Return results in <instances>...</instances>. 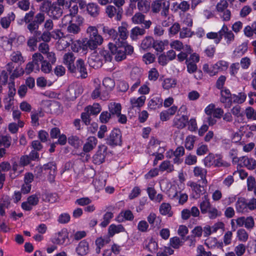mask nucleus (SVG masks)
I'll use <instances>...</instances> for the list:
<instances>
[{
  "label": "nucleus",
  "mask_w": 256,
  "mask_h": 256,
  "mask_svg": "<svg viewBox=\"0 0 256 256\" xmlns=\"http://www.w3.org/2000/svg\"><path fill=\"white\" fill-rule=\"evenodd\" d=\"M102 30L104 34L108 35L110 38H112L116 43H117L116 38L118 37V32L113 28H110L108 26L102 25Z\"/></svg>",
  "instance_id": "nucleus-27"
},
{
  "label": "nucleus",
  "mask_w": 256,
  "mask_h": 256,
  "mask_svg": "<svg viewBox=\"0 0 256 256\" xmlns=\"http://www.w3.org/2000/svg\"><path fill=\"white\" fill-rule=\"evenodd\" d=\"M97 139L94 136H90L86 139V143L83 146V150L85 152H88L92 150L97 144Z\"/></svg>",
  "instance_id": "nucleus-19"
},
{
  "label": "nucleus",
  "mask_w": 256,
  "mask_h": 256,
  "mask_svg": "<svg viewBox=\"0 0 256 256\" xmlns=\"http://www.w3.org/2000/svg\"><path fill=\"white\" fill-rule=\"evenodd\" d=\"M164 151L165 149L164 148L159 146L158 152L152 154H150V155L154 156H155L153 162V165L154 166L158 164L159 160H162L164 158V156L163 154Z\"/></svg>",
  "instance_id": "nucleus-43"
},
{
  "label": "nucleus",
  "mask_w": 256,
  "mask_h": 256,
  "mask_svg": "<svg viewBox=\"0 0 256 256\" xmlns=\"http://www.w3.org/2000/svg\"><path fill=\"white\" fill-rule=\"evenodd\" d=\"M89 251L88 243L85 240L81 241L76 248V252L78 255L85 256Z\"/></svg>",
  "instance_id": "nucleus-25"
},
{
  "label": "nucleus",
  "mask_w": 256,
  "mask_h": 256,
  "mask_svg": "<svg viewBox=\"0 0 256 256\" xmlns=\"http://www.w3.org/2000/svg\"><path fill=\"white\" fill-rule=\"evenodd\" d=\"M44 170H49L50 178L49 180L50 182H52L54 180V175L56 170V167L55 164L53 162H49L44 166Z\"/></svg>",
  "instance_id": "nucleus-35"
},
{
  "label": "nucleus",
  "mask_w": 256,
  "mask_h": 256,
  "mask_svg": "<svg viewBox=\"0 0 256 256\" xmlns=\"http://www.w3.org/2000/svg\"><path fill=\"white\" fill-rule=\"evenodd\" d=\"M228 64L226 61L220 60L215 64L209 66L208 64H204L203 66V70L210 76L216 74L218 72L225 70L227 69Z\"/></svg>",
  "instance_id": "nucleus-5"
},
{
  "label": "nucleus",
  "mask_w": 256,
  "mask_h": 256,
  "mask_svg": "<svg viewBox=\"0 0 256 256\" xmlns=\"http://www.w3.org/2000/svg\"><path fill=\"white\" fill-rule=\"evenodd\" d=\"M237 237L240 241L246 242L248 238V232L244 229H240L236 232Z\"/></svg>",
  "instance_id": "nucleus-64"
},
{
  "label": "nucleus",
  "mask_w": 256,
  "mask_h": 256,
  "mask_svg": "<svg viewBox=\"0 0 256 256\" xmlns=\"http://www.w3.org/2000/svg\"><path fill=\"white\" fill-rule=\"evenodd\" d=\"M146 247L150 252L156 251L158 248V242L152 237H148L144 242Z\"/></svg>",
  "instance_id": "nucleus-24"
},
{
  "label": "nucleus",
  "mask_w": 256,
  "mask_h": 256,
  "mask_svg": "<svg viewBox=\"0 0 256 256\" xmlns=\"http://www.w3.org/2000/svg\"><path fill=\"white\" fill-rule=\"evenodd\" d=\"M247 207L246 200L244 198H238L236 204V208L237 212L240 213L247 212Z\"/></svg>",
  "instance_id": "nucleus-26"
},
{
  "label": "nucleus",
  "mask_w": 256,
  "mask_h": 256,
  "mask_svg": "<svg viewBox=\"0 0 256 256\" xmlns=\"http://www.w3.org/2000/svg\"><path fill=\"white\" fill-rule=\"evenodd\" d=\"M232 95L228 90H225L222 92L221 102L224 104L225 108H229L230 107V98Z\"/></svg>",
  "instance_id": "nucleus-28"
},
{
  "label": "nucleus",
  "mask_w": 256,
  "mask_h": 256,
  "mask_svg": "<svg viewBox=\"0 0 256 256\" xmlns=\"http://www.w3.org/2000/svg\"><path fill=\"white\" fill-rule=\"evenodd\" d=\"M69 144L75 148H79L82 144V141L76 136H71L68 138Z\"/></svg>",
  "instance_id": "nucleus-57"
},
{
  "label": "nucleus",
  "mask_w": 256,
  "mask_h": 256,
  "mask_svg": "<svg viewBox=\"0 0 256 256\" xmlns=\"http://www.w3.org/2000/svg\"><path fill=\"white\" fill-rule=\"evenodd\" d=\"M184 52H182L178 55V60L180 62H182L185 60H186L188 54L192 52L190 46L188 45L184 46Z\"/></svg>",
  "instance_id": "nucleus-52"
},
{
  "label": "nucleus",
  "mask_w": 256,
  "mask_h": 256,
  "mask_svg": "<svg viewBox=\"0 0 256 256\" xmlns=\"http://www.w3.org/2000/svg\"><path fill=\"white\" fill-rule=\"evenodd\" d=\"M238 165L242 167H246L248 169L252 170L256 168V160L253 158L243 156L238 158Z\"/></svg>",
  "instance_id": "nucleus-12"
},
{
  "label": "nucleus",
  "mask_w": 256,
  "mask_h": 256,
  "mask_svg": "<svg viewBox=\"0 0 256 256\" xmlns=\"http://www.w3.org/2000/svg\"><path fill=\"white\" fill-rule=\"evenodd\" d=\"M200 207L202 214L207 213L210 208V204L208 194H205L202 198V202L200 204Z\"/></svg>",
  "instance_id": "nucleus-36"
},
{
  "label": "nucleus",
  "mask_w": 256,
  "mask_h": 256,
  "mask_svg": "<svg viewBox=\"0 0 256 256\" xmlns=\"http://www.w3.org/2000/svg\"><path fill=\"white\" fill-rule=\"evenodd\" d=\"M204 113L208 116L206 122L208 124H203L198 130V134L202 136L208 130V126H213L217 120L216 118H220L224 113L223 110L220 108H216L214 104H210L207 106L204 110Z\"/></svg>",
  "instance_id": "nucleus-1"
},
{
  "label": "nucleus",
  "mask_w": 256,
  "mask_h": 256,
  "mask_svg": "<svg viewBox=\"0 0 256 256\" xmlns=\"http://www.w3.org/2000/svg\"><path fill=\"white\" fill-rule=\"evenodd\" d=\"M58 3H54L50 8L48 11V14L50 16L52 17L54 19H58L62 14V10L60 8Z\"/></svg>",
  "instance_id": "nucleus-17"
},
{
  "label": "nucleus",
  "mask_w": 256,
  "mask_h": 256,
  "mask_svg": "<svg viewBox=\"0 0 256 256\" xmlns=\"http://www.w3.org/2000/svg\"><path fill=\"white\" fill-rule=\"evenodd\" d=\"M103 85L107 90H112L115 86V82L113 79L110 78H106L103 80Z\"/></svg>",
  "instance_id": "nucleus-63"
},
{
  "label": "nucleus",
  "mask_w": 256,
  "mask_h": 256,
  "mask_svg": "<svg viewBox=\"0 0 256 256\" xmlns=\"http://www.w3.org/2000/svg\"><path fill=\"white\" fill-rule=\"evenodd\" d=\"M24 73V70L20 66H16L10 75V80H14L15 78L22 76Z\"/></svg>",
  "instance_id": "nucleus-54"
},
{
  "label": "nucleus",
  "mask_w": 256,
  "mask_h": 256,
  "mask_svg": "<svg viewBox=\"0 0 256 256\" xmlns=\"http://www.w3.org/2000/svg\"><path fill=\"white\" fill-rule=\"evenodd\" d=\"M12 138L10 136H0V146H4L6 148H9L11 144Z\"/></svg>",
  "instance_id": "nucleus-56"
},
{
  "label": "nucleus",
  "mask_w": 256,
  "mask_h": 256,
  "mask_svg": "<svg viewBox=\"0 0 256 256\" xmlns=\"http://www.w3.org/2000/svg\"><path fill=\"white\" fill-rule=\"evenodd\" d=\"M228 6L226 0H221L216 5V10L220 18L224 22H228L231 18V12L228 9Z\"/></svg>",
  "instance_id": "nucleus-6"
},
{
  "label": "nucleus",
  "mask_w": 256,
  "mask_h": 256,
  "mask_svg": "<svg viewBox=\"0 0 256 256\" xmlns=\"http://www.w3.org/2000/svg\"><path fill=\"white\" fill-rule=\"evenodd\" d=\"M154 38L150 36L145 37L142 40L140 44V48L144 50H147L152 47Z\"/></svg>",
  "instance_id": "nucleus-44"
},
{
  "label": "nucleus",
  "mask_w": 256,
  "mask_h": 256,
  "mask_svg": "<svg viewBox=\"0 0 256 256\" xmlns=\"http://www.w3.org/2000/svg\"><path fill=\"white\" fill-rule=\"evenodd\" d=\"M203 163L207 168L212 166L226 168L230 166V163L222 160L220 154L212 153H210L203 159Z\"/></svg>",
  "instance_id": "nucleus-4"
},
{
  "label": "nucleus",
  "mask_w": 256,
  "mask_h": 256,
  "mask_svg": "<svg viewBox=\"0 0 256 256\" xmlns=\"http://www.w3.org/2000/svg\"><path fill=\"white\" fill-rule=\"evenodd\" d=\"M176 80L174 78H166L162 82V86L165 90H169L176 87Z\"/></svg>",
  "instance_id": "nucleus-39"
},
{
  "label": "nucleus",
  "mask_w": 256,
  "mask_h": 256,
  "mask_svg": "<svg viewBox=\"0 0 256 256\" xmlns=\"http://www.w3.org/2000/svg\"><path fill=\"white\" fill-rule=\"evenodd\" d=\"M125 230L124 227L122 224H112L108 229V234L110 236L112 237L115 234L123 232Z\"/></svg>",
  "instance_id": "nucleus-31"
},
{
  "label": "nucleus",
  "mask_w": 256,
  "mask_h": 256,
  "mask_svg": "<svg viewBox=\"0 0 256 256\" xmlns=\"http://www.w3.org/2000/svg\"><path fill=\"white\" fill-rule=\"evenodd\" d=\"M16 18L15 14L13 12H9L6 16L0 18V25L4 29H8L12 22Z\"/></svg>",
  "instance_id": "nucleus-18"
},
{
  "label": "nucleus",
  "mask_w": 256,
  "mask_h": 256,
  "mask_svg": "<svg viewBox=\"0 0 256 256\" xmlns=\"http://www.w3.org/2000/svg\"><path fill=\"white\" fill-rule=\"evenodd\" d=\"M219 33L221 36V40L224 37L227 44H230L234 40L235 36L233 32L229 30L228 26L225 24L222 25L219 30Z\"/></svg>",
  "instance_id": "nucleus-10"
},
{
  "label": "nucleus",
  "mask_w": 256,
  "mask_h": 256,
  "mask_svg": "<svg viewBox=\"0 0 256 256\" xmlns=\"http://www.w3.org/2000/svg\"><path fill=\"white\" fill-rule=\"evenodd\" d=\"M86 44V42L84 40H82V42L80 40H75L72 42L71 48L74 52H78L80 49H82L83 51L86 52L88 50L84 49V46Z\"/></svg>",
  "instance_id": "nucleus-38"
},
{
  "label": "nucleus",
  "mask_w": 256,
  "mask_h": 256,
  "mask_svg": "<svg viewBox=\"0 0 256 256\" xmlns=\"http://www.w3.org/2000/svg\"><path fill=\"white\" fill-rule=\"evenodd\" d=\"M163 100L160 96L154 97L150 100L148 107L151 110H156L162 106Z\"/></svg>",
  "instance_id": "nucleus-23"
},
{
  "label": "nucleus",
  "mask_w": 256,
  "mask_h": 256,
  "mask_svg": "<svg viewBox=\"0 0 256 256\" xmlns=\"http://www.w3.org/2000/svg\"><path fill=\"white\" fill-rule=\"evenodd\" d=\"M108 109L112 114L117 115L121 112V105L119 103L112 102L108 104Z\"/></svg>",
  "instance_id": "nucleus-50"
},
{
  "label": "nucleus",
  "mask_w": 256,
  "mask_h": 256,
  "mask_svg": "<svg viewBox=\"0 0 256 256\" xmlns=\"http://www.w3.org/2000/svg\"><path fill=\"white\" fill-rule=\"evenodd\" d=\"M107 142L110 146L120 145L122 142V134L118 129L113 130L107 139Z\"/></svg>",
  "instance_id": "nucleus-11"
},
{
  "label": "nucleus",
  "mask_w": 256,
  "mask_h": 256,
  "mask_svg": "<svg viewBox=\"0 0 256 256\" xmlns=\"http://www.w3.org/2000/svg\"><path fill=\"white\" fill-rule=\"evenodd\" d=\"M145 16L140 12H136L132 17V20L134 24H143L146 28H148L152 24L150 20H144Z\"/></svg>",
  "instance_id": "nucleus-15"
},
{
  "label": "nucleus",
  "mask_w": 256,
  "mask_h": 256,
  "mask_svg": "<svg viewBox=\"0 0 256 256\" xmlns=\"http://www.w3.org/2000/svg\"><path fill=\"white\" fill-rule=\"evenodd\" d=\"M245 114L248 119L256 120V110L252 107L248 106L246 108Z\"/></svg>",
  "instance_id": "nucleus-59"
},
{
  "label": "nucleus",
  "mask_w": 256,
  "mask_h": 256,
  "mask_svg": "<svg viewBox=\"0 0 256 256\" xmlns=\"http://www.w3.org/2000/svg\"><path fill=\"white\" fill-rule=\"evenodd\" d=\"M52 242L56 244L63 245L68 242V232L66 228L56 233L52 239Z\"/></svg>",
  "instance_id": "nucleus-9"
},
{
  "label": "nucleus",
  "mask_w": 256,
  "mask_h": 256,
  "mask_svg": "<svg viewBox=\"0 0 256 256\" xmlns=\"http://www.w3.org/2000/svg\"><path fill=\"white\" fill-rule=\"evenodd\" d=\"M96 86H95V88L92 94V98H100V100H105L108 98V93L105 92L104 94H100V81L98 79H95L94 80Z\"/></svg>",
  "instance_id": "nucleus-16"
},
{
  "label": "nucleus",
  "mask_w": 256,
  "mask_h": 256,
  "mask_svg": "<svg viewBox=\"0 0 256 256\" xmlns=\"http://www.w3.org/2000/svg\"><path fill=\"white\" fill-rule=\"evenodd\" d=\"M208 152V148L207 144L200 142L198 145L196 150V154L198 156H204Z\"/></svg>",
  "instance_id": "nucleus-53"
},
{
  "label": "nucleus",
  "mask_w": 256,
  "mask_h": 256,
  "mask_svg": "<svg viewBox=\"0 0 256 256\" xmlns=\"http://www.w3.org/2000/svg\"><path fill=\"white\" fill-rule=\"evenodd\" d=\"M128 24L126 22H122L121 26L118 27V37L116 38V44H123V42L128 37Z\"/></svg>",
  "instance_id": "nucleus-14"
},
{
  "label": "nucleus",
  "mask_w": 256,
  "mask_h": 256,
  "mask_svg": "<svg viewBox=\"0 0 256 256\" xmlns=\"http://www.w3.org/2000/svg\"><path fill=\"white\" fill-rule=\"evenodd\" d=\"M193 172L195 176L200 178L202 180L206 179L207 174L206 169L196 166L194 168Z\"/></svg>",
  "instance_id": "nucleus-47"
},
{
  "label": "nucleus",
  "mask_w": 256,
  "mask_h": 256,
  "mask_svg": "<svg viewBox=\"0 0 256 256\" xmlns=\"http://www.w3.org/2000/svg\"><path fill=\"white\" fill-rule=\"evenodd\" d=\"M188 118L185 116H176L174 119V125L178 128H184L188 122Z\"/></svg>",
  "instance_id": "nucleus-29"
},
{
  "label": "nucleus",
  "mask_w": 256,
  "mask_h": 256,
  "mask_svg": "<svg viewBox=\"0 0 256 256\" xmlns=\"http://www.w3.org/2000/svg\"><path fill=\"white\" fill-rule=\"evenodd\" d=\"M206 38L210 40H214V42L216 44H218L221 41V36L219 31L216 32H210L206 34Z\"/></svg>",
  "instance_id": "nucleus-61"
},
{
  "label": "nucleus",
  "mask_w": 256,
  "mask_h": 256,
  "mask_svg": "<svg viewBox=\"0 0 256 256\" xmlns=\"http://www.w3.org/2000/svg\"><path fill=\"white\" fill-rule=\"evenodd\" d=\"M86 33L88 37L85 39L86 44L84 46V49L94 50L104 42V38L98 34V28L95 26H90L86 30Z\"/></svg>",
  "instance_id": "nucleus-2"
},
{
  "label": "nucleus",
  "mask_w": 256,
  "mask_h": 256,
  "mask_svg": "<svg viewBox=\"0 0 256 256\" xmlns=\"http://www.w3.org/2000/svg\"><path fill=\"white\" fill-rule=\"evenodd\" d=\"M189 186L192 188L195 194L194 196V198H198L201 195L204 194L206 192L204 188L196 182H190Z\"/></svg>",
  "instance_id": "nucleus-22"
},
{
  "label": "nucleus",
  "mask_w": 256,
  "mask_h": 256,
  "mask_svg": "<svg viewBox=\"0 0 256 256\" xmlns=\"http://www.w3.org/2000/svg\"><path fill=\"white\" fill-rule=\"evenodd\" d=\"M74 54L70 52L65 54L63 57V63L67 66L68 70L72 73L76 72V68L74 65Z\"/></svg>",
  "instance_id": "nucleus-13"
},
{
  "label": "nucleus",
  "mask_w": 256,
  "mask_h": 256,
  "mask_svg": "<svg viewBox=\"0 0 256 256\" xmlns=\"http://www.w3.org/2000/svg\"><path fill=\"white\" fill-rule=\"evenodd\" d=\"M246 94L244 92H240L238 94H233L231 96V105L232 103L240 104L246 100Z\"/></svg>",
  "instance_id": "nucleus-37"
},
{
  "label": "nucleus",
  "mask_w": 256,
  "mask_h": 256,
  "mask_svg": "<svg viewBox=\"0 0 256 256\" xmlns=\"http://www.w3.org/2000/svg\"><path fill=\"white\" fill-rule=\"evenodd\" d=\"M14 39L12 38L3 36H0V45L7 49H10Z\"/></svg>",
  "instance_id": "nucleus-46"
},
{
  "label": "nucleus",
  "mask_w": 256,
  "mask_h": 256,
  "mask_svg": "<svg viewBox=\"0 0 256 256\" xmlns=\"http://www.w3.org/2000/svg\"><path fill=\"white\" fill-rule=\"evenodd\" d=\"M112 56L106 50H100L93 52L88 58V62L90 66L94 68H100L104 62L111 61Z\"/></svg>",
  "instance_id": "nucleus-3"
},
{
  "label": "nucleus",
  "mask_w": 256,
  "mask_h": 256,
  "mask_svg": "<svg viewBox=\"0 0 256 256\" xmlns=\"http://www.w3.org/2000/svg\"><path fill=\"white\" fill-rule=\"evenodd\" d=\"M114 44L110 42L108 44V48L112 54L114 56V58L116 61L120 62L124 60L126 57V52L124 51V47H122V42L121 44Z\"/></svg>",
  "instance_id": "nucleus-7"
},
{
  "label": "nucleus",
  "mask_w": 256,
  "mask_h": 256,
  "mask_svg": "<svg viewBox=\"0 0 256 256\" xmlns=\"http://www.w3.org/2000/svg\"><path fill=\"white\" fill-rule=\"evenodd\" d=\"M168 40H154L152 48L157 52H162L164 50V46L168 44Z\"/></svg>",
  "instance_id": "nucleus-48"
},
{
  "label": "nucleus",
  "mask_w": 256,
  "mask_h": 256,
  "mask_svg": "<svg viewBox=\"0 0 256 256\" xmlns=\"http://www.w3.org/2000/svg\"><path fill=\"white\" fill-rule=\"evenodd\" d=\"M44 56L38 52H36L32 56V62L36 66V72L40 71V64H42L44 61Z\"/></svg>",
  "instance_id": "nucleus-33"
},
{
  "label": "nucleus",
  "mask_w": 256,
  "mask_h": 256,
  "mask_svg": "<svg viewBox=\"0 0 256 256\" xmlns=\"http://www.w3.org/2000/svg\"><path fill=\"white\" fill-rule=\"evenodd\" d=\"M106 150V148L104 146L99 147V150L93 156V161L94 164H99L104 162L105 158L104 152Z\"/></svg>",
  "instance_id": "nucleus-20"
},
{
  "label": "nucleus",
  "mask_w": 256,
  "mask_h": 256,
  "mask_svg": "<svg viewBox=\"0 0 256 256\" xmlns=\"http://www.w3.org/2000/svg\"><path fill=\"white\" fill-rule=\"evenodd\" d=\"M160 212L162 215L172 216V212L170 205L168 203H162L160 207Z\"/></svg>",
  "instance_id": "nucleus-51"
},
{
  "label": "nucleus",
  "mask_w": 256,
  "mask_h": 256,
  "mask_svg": "<svg viewBox=\"0 0 256 256\" xmlns=\"http://www.w3.org/2000/svg\"><path fill=\"white\" fill-rule=\"evenodd\" d=\"M86 10L88 14L92 17H96L99 14L98 6L94 3L88 4L86 6Z\"/></svg>",
  "instance_id": "nucleus-41"
},
{
  "label": "nucleus",
  "mask_w": 256,
  "mask_h": 256,
  "mask_svg": "<svg viewBox=\"0 0 256 256\" xmlns=\"http://www.w3.org/2000/svg\"><path fill=\"white\" fill-rule=\"evenodd\" d=\"M76 72H79L82 78H86L88 76L86 66L82 59H78L76 62Z\"/></svg>",
  "instance_id": "nucleus-21"
},
{
  "label": "nucleus",
  "mask_w": 256,
  "mask_h": 256,
  "mask_svg": "<svg viewBox=\"0 0 256 256\" xmlns=\"http://www.w3.org/2000/svg\"><path fill=\"white\" fill-rule=\"evenodd\" d=\"M146 97L144 96L138 98L133 97L130 98V102L132 108H140L145 102Z\"/></svg>",
  "instance_id": "nucleus-34"
},
{
  "label": "nucleus",
  "mask_w": 256,
  "mask_h": 256,
  "mask_svg": "<svg viewBox=\"0 0 256 256\" xmlns=\"http://www.w3.org/2000/svg\"><path fill=\"white\" fill-rule=\"evenodd\" d=\"M24 170V166L20 164L14 162L12 166V171L14 172V175L12 172L10 173V176L12 178H14L16 176L20 174Z\"/></svg>",
  "instance_id": "nucleus-55"
},
{
  "label": "nucleus",
  "mask_w": 256,
  "mask_h": 256,
  "mask_svg": "<svg viewBox=\"0 0 256 256\" xmlns=\"http://www.w3.org/2000/svg\"><path fill=\"white\" fill-rule=\"evenodd\" d=\"M10 59L12 62L19 63L20 64L24 63L25 61L22 53L20 51L12 52L10 55Z\"/></svg>",
  "instance_id": "nucleus-42"
},
{
  "label": "nucleus",
  "mask_w": 256,
  "mask_h": 256,
  "mask_svg": "<svg viewBox=\"0 0 256 256\" xmlns=\"http://www.w3.org/2000/svg\"><path fill=\"white\" fill-rule=\"evenodd\" d=\"M174 170L173 165L168 160H164L159 166V170L162 172L166 171L170 172L173 171Z\"/></svg>",
  "instance_id": "nucleus-49"
},
{
  "label": "nucleus",
  "mask_w": 256,
  "mask_h": 256,
  "mask_svg": "<svg viewBox=\"0 0 256 256\" xmlns=\"http://www.w3.org/2000/svg\"><path fill=\"white\" fill-rule=\"evenodd\" d=\"M73 17H72L70 14H66L62 19L60 22L59 24V26L60 28H64L73 22Z\"/></svg>",
  "instance_id": "nucleus-60"
},
{
  "label": "nucleus",
  "mask_w": 256,
  "mask_h": 256,
  "mask_svg": "<svg viewBox=\"0 0 256 256\" xmlns=\"http://www.w3.org/2000/svg\"><path fill=\"white\" fill-rule=\"evenodd\" d=\"M84 22V18L81 16H78L74 18L73 22L68 26L67 30L69 33L76 34L81 30V26Z\"/></svg>",
  "instance_id": "nucleus-8"
},
{
  "label": "nucleus",
  "mask_w": 256,
  "mask_h": 256,
  "mask_svg": "<svg viewBox=\"0 0 256 256\" xmlns=\"http://www.w3.org/2000/svg\"><path fill=\"white\" fill-rule=\"evenodd\" d=\"M196 140V137L193 135H188L186 138L184 146L187 150H192L194 148V144Z\"/></svg>",
  "instance_id": "nucleus-40"
},
{
  "label": "nucleus",
  "mask_w": 256,
  "mask_h": 256,
  "mask_svg": "<svg viewBox=\"0 0 256 256\" xmlns=\"http://www.w3.org/2000/svg\"><path fill=\"white\" fill-rule=\"evenodd\" d=\"M113 214L111 212H106L103 216V220L100 224V226L106 227L110 222V220L113 218Z\"/></svg>",
  "instance_id": "nucleus-58"
},
{
  "label": "nucleus",
  "mask_w": 256,
  "mask_h": 256,
  "mask_svg": "<svg viewBox=\"0 0 256 256\" xmlns=\"http://www.w3.org/2000/svg\"><path fill=\"white\" fill-rule=\"evenodd\" d=\"M138 8L140 11L144 12L150 10V6L146 0H140L138 2Z\"/></svg>",
  "instance_id": "nucleus-62"
},
{
  "label": "nucleus",
  "mask_w": 256,
  "mask_h": 256,
  "mask_svg": "<svg viewBox=\"0 0 256 256\" xmlns=\"http://www.w3.org/2000/svg\"><path fill=\"white\" fill-rule=\"evenodd\" d=\"M145 30L138 26H135L132 28L130 32V38L132 40H136L138 36H142L145 34Z\"/></svg>",
  "instance_id": "nucleus-30"
},
{
  "label": "nucleus",
  "mask_w": 256,
  "mask_h": 256,
  "mask_svg": "<svg viewBox=\"0 0 256 256\" xmlns=\"http://www.w3.org/2000/svg\"><path fill=\"white\" fill-rule=\"evenodd\" d=\"M184 241L178 236H174L170 238L168 245L174 249H178L183 246Z\"/></svg>",
  "instance_id": "nucleus-32"
},
{
  "label": "nucleus",
  "mask_w": 256,
  "mask_h": 256,
  "mask_svg": "<svg viewBox=\"0 0 256 256\" xmlns=\"http://www.w3.org/2000/svg\"><path fill=\"white\" fill-rule=\"evenodd\" d=\"M102 108L98 103H94L92 106H88L85 108V110L90 114H98L101 111Z\"/></svg>",
  "instance_id": "nucleus-45"
}]
</instances>
